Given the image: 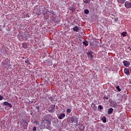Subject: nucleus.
<instances>
[{
    "label": "nucleus",
    "instance_id": "nucleus-4",
    "mask_svg": "<svg viewBox=\"0 0 131 131\" xmlns=\"http://www.w3.org/2000/svg\"><path fill=\"white\" fill-rule=\"evenodd\" d=\"M126 0H117L118 4L120 5L119 7H121V5H123Z\"/></svg>",
    "mask_w": 131,
    "mask_h": 131
},
{
    "label": "nucleus",
    "instance_id": "nucleus-29",
    "mask_svg": "<svg viewBox=\"0 0 131 131\" xmlns=\"http://www.w3.org/2000/svg\"><path fill=\"white\" fill-rule=\"evenodd\" d=\"M49 123H50V124H51V121H48Z\"/></svg>",
    "mask_w": 131,
    "mask_h": 131
},
{
    "label": "nucleus",
    "instance_id": "nucleus-14",
    "mask_svg": "<svg viewBox=\"0 0 131 131\" xmlns=\"http://www.w3.org/2000/svg\"><path fill=\"white\" fill-rule=\"evenodd\" d=\"M126 34H127L126 32H123L121 33V35L123 36V37H125V36H126Z\"/></svg>",
    "mask_w": 131,
    "mask_h": 131
},
{
    "label": "nucleus",
    "instance_id": "nucleus-25",
    "mask_svg": "<svg viewBox=\"0 0 131 131\" xmlns=\"http://www.w3.org/2000/svg\"><path fill=\"white\" fill-rule=\"evenodd\" d=\"M33 131L36 130V127L34 126V127H33Z\"/></svg>",
    "mask_w": 131,
    "mask_h": 131
},
{
    "label": "nucleus",
    "instance_id": "nucleus-30",
    "mask_svg": "<svg viewBox=\"0 0 131 131\" xmlns=\"http://www.w3.org/2000/svg\"><path fill=\"white\" fill-rule=\"evenodd\" d=\"M25 63H28V60L26 61Z\"/></svg>",
    "mask_w": 131,
    "mask_h": 131
},
{
    "label": "nucleus",
    "instance_id": "nucleus-3",
    "mask_svg": "<svg viewBox=\"0 0 131 131\" xmlns=\"http://www.w3.org/2000/svg\"><path fill=\"white\" fill-rule=\"evenodd\" d=\"M124 6L125 7V8H126V9H130L131 3L128 1L125 2Z\"/></svg>",
    "mask_w": 131,
    "mask_h": 131
},
{
    "label": "nucleus",
    "instance_id": "nucleus-19",
    "mask_svg": "<svg viewBox=\"0 0 131 131\" xmlns=\"http://www.w3.org/2000/svg\"><path fill=\"white\" fill-rule=\"evenodd\" d=\"M84 14H88L90 13V11H89V10L88 9H86L84 10Z\"/></svg>",
    "mask_w": 131,
    "mask_h": 131
},
{
    "label": "nucleus",
    "instance_id": "nucleus-24",
    "mask_svg": "<svg viewBox=\"0 0 131 131\" xmlns=\"http://www.w3.org/2000/svg\"><path fill=\"white\" fill-rule=\"evenodd\" d=\"M114 20L116 22H117V21H118V17H115L114 18Z\"/></svg>",
    "mask_w": 131,
    "mask_h": 131
},
{
    "label": "nucleus",
    "instance_id": "nucleus-2",
    "mask_svg": "<svg viewBox=\"0 0 131 131\" xmlns=\"http://www.w3.org/2000/svg\"><path fill=\"white\" fill-rule=\"evenodd\" d=\"M71 121L72 123H76V124H77V123H78V119H77L76 117H74L71 118Z\"/></svg>",
    "mask_w": 131,
    "mask_h": 131
},
{
    "label": "nucleus",
    "instance_id": "nucleus-16",
    "mask_svg": "<svg viewBox=\"0 0 131 131\" xmlns=\"http://www.w3.org/2000/svg\"><path fill=\"white\" fill-rule=\"evenodd\" d=\"M69 10L70 11H71L72 13H73V12L75 11V9H74V8H73V7H70L69 8Z\"/></svg>",
    "mask_w": 131,
    "mask_h": 131
},
{
    "label": "nucleus",
    "instance_id": "nucleus-28",
    "mask_svg": "<svg viewBox=\"0 0 131 131\" xmlns=\"http://www.w3.org/2000/svg\"><path fill=\"white\" fill-rule=\"evenodd\" d=\"M35 123H36V124H39L38 121L35 122Z\"/></svg>",
    "mask_w": 131,
    "mask_h": 131
},
{
    "label": "nucleus",
    "instance_id": "nucleus-7",
    "mask_svg": "<svg viewBox=\"0 0 131 131\" xmlns=\"http://www.w3.org/2000/svg\"><path fill=\"white\" fill-rule=\"evenodd\" d=\"M29 45L28 43H27V42H23L22 43V47L24 49H27L29 47Z\"/></svg>",
    "mask_w": 131,
    "mask_h": 131
},
{
    "label": "nucleus",
    "instance_id": "nucleus-12",
    "mask_svg": "<svg viewBox=\"0 0 131 131\" xmlns=\"http://www.w3.org/2000/svg\"><path fill=\"white\" fill-rule=\"evenodd\" d=\"M124 73L126 74V75H129V70L127 69H125L124 70Z\"/></svg>",
    "mask_w": 131,
    "mask_h": 131
},
{
    "label": "nucleus",
    "instance_id": "nucleus-13",
    "mask_svg": "<svg viewBox=\"0 0 131 131\" xmlns=\"http://www.w3.org/2000/svg\"><path fill=\"white\" fill-rule=\"evenodd\" d=\"M83 45L86 47H88V46H89V42L87 40H85L83 41Z\"/></svg>",
    "mask_w": 131,
    "mask_h": 131
},
{
    "label": "nucleus",
    "instance_id": "nucleus-22",
    "mask_svg": "<svg viewBox=\"0 0 131 131\" xmlns=\"http://www.w3.org/2000/svg\"><path fill=\"white\" fill-rule=\"evenodd\" d=\"M50 14H52V15H55V12L53 10H50Z\"/></svg>",
    "mask_w": 131,
    "mask_h": 131
},
{
    "label": "nucleus",
    "instance_id": "nucleus-10",
    "mask_svg": "<svg viewBox=\"0 0 131 131\" xmlns=\"http://www.w3.org/2000/svg\"><path fill=\"white\" fill-rule=\"evenodd\" d=\"M113 111H114V110H113V108L110 107L108 110V114H112V113H113Z\"/></svg>",
    "mask_w": 131,
    "mask_h": 131
},
{
    "label": "nucleus",
    "instance_id": "nucleus-20",
    "mask_svg": "<svg viewBox=\"0 0 131 131\" xmlns=\"http://www.w3.org/2000/svg\"><path fill=\"white\" fill-rule=\"evenodd\" d=\"M98 109H99V110H102V109H103V106L101 105H98Z\"/></svg>",
    "mask_w": 131,
    "mask_h": 131
},
{
    "label": "nucleus",
    "instance_id": "nucleus-18",
    "mask_svg": "<svg viewBox=\"0 0 131 131\" xmlns=\"http://www.w3.org/2000/svg\"><path fill=\"white\" fill-rule=\"evenodd\" d=\"M116 89H117V91H118V92H121V89H120L119 85L117 86Z\"/></svg>",
    "mask_w": 131,
    "mask_h": 131
},
{
    "label": "nucleus",
    "instance_id": "nucleus-21",
    "mask_svg": "<svg viewBox=\"0 0 131 131\" xmlns=\"http://www.w3.org/2000/svg\"><path fill=\"white\" fill-rule=\"evenodd\" d=\"M71 112V109L68 108V109L67 110V113H70Z\"/></svg>",
    "mask_w": 131,
    "mask_h": 131
},
{
    "label": "nucleus",
    "instance_id": "nucleus-17",
    "mask_svg": "<svg viewBox=\"0 0 131 131\" xmlns=\"http://www.w3.org/2000/svg\"><path fill=\"white\" fill-rule=\"evenodd\" d=\"M84 4H90L91 0H83Z\"/></svg>",
    "mask_w": 131,
    "mask_h": 131
},
{
    "label": "nucleus",
    "instance_id": "nucleus-1",
    "mask_svg": "<svg viewBox=\"0 0 131 131\" xmlns=\"http://www.w3.org/2000/svg\"><path fill=\"white\" fill-rule=\"evenodd\" d=\"M55 105L54 104H51L48 108V111L50 113H54L55 112Z\"/></svg>",
    "mask_w": 131,
    "mask_h": 131
},
{
    "label": "nucleus",
    "instance_id": "nucleus-15",
    "mask_svg": "<svg viewBox=\"0 0 131 131\" xmlns=\"http://www.w3.org/2000/svg\"><path fill=\"white\" fill-rule=\"evenodd\" d=\"M101 120L103 121V123H106V122H107V119H106V117L102 118Z\"/></svg>",
    "mask_w": 131,
    "mask_h": 131
},
{
    "label": "nucleus",
    "instance_id": "nucleus-23",
    "mask_svg": "<svg viewBox=\"0 0 131 131\" xmlns=\"http://www.w3.org/2000/svg\"><path fill=\"white\" fill-rule=\"evenodd\" d=\"M4 99V97H3L2 95H0V101H2Z\"/></svg>",
    "mask_w": 131,
    "mask_h": 131
},
{
    "label": "nucleus",
    "instance_id": "nucleus-11",
    "mask_svg": "<svg viewBox=\"0 0 131 131\" xmlns=\"http://www.w3.org/2000/svg\"><path fill=\"white\" fill-rule=\"evenodd\" d=\"M87 55L89 57V58H91V59H93L94 58V55H92V53L89 52L87 53Z\"/></svg>",
    "mask_w": 131,
    "mask_h": 131
},
{
    "label": "nucleus",
    "instance_id": "nucleus-27",
    "mask_svg": "<svg viewBox=\"0 0 131 131\" xmlns=\"http://www.w3.org/2000/svg\"><path fill=\"white\" fill-rule=\"evenodd\" d=\"M104 99H106V100H108V97H104Z\"/></svg>",
    "mask_w": 131,
    "mask_h": 131
},
{
    "label": "nucleus",
    "instance_id": "nucleus-6",
    "mask_svg": "<svg viewBox=\"0 0 131 131\" xmlns=\"http://www.w3.org/2000/svg\"><path fill=\"white\" fill-rule=\"evenodd\" d=\"M4 105H5V106H8L10 108H12V107H13V105H12L11 103L8 102V101L4 102Z\"/></svg>",
    "mask_w": 131,
    "mask_h": 131
},
{
    "label": "nucleus",
    "instance_id": "nucleus-26",
    "mask_svg": "<svg viewBox=\"0 0 131 131\" xmlns=\"http://www.w3.org/2000/svg\"><path fill=\"white\" fill-rule=\"evenodd\" d=\"M25 125H28V123L25 122Z\"/></svg>",
    "mask_w": 131,
    "mask_h": 131
},
{
    "label": "nucleus",
    "instance_id": "nucleus-32",
    "mask_svg": "<svg viewBox=\"0 0 131 131\" xmlns=\"http://www.w3.org/2000/svg\"><path fill=\"white\" fill-rule=\"evenodd\" d=\"M37 109H38V110L39 109V107L38 106L37 108Z\"/></svg>",
    "mask_w": 131,
    "mask_h": 131
},
{
    "label": "nucleus",
    "instance_id": "nucleus-8",
    "mask_svg": "<svg viewBox=\"0 0 131 131\" xmlns=\"http://www.w3.org/2000/svg\"><path fill=\"white\" fill-rule=\"evenodd\" d=\"M65 117V114H61L58 117V119H63Z\"/></svg>",
    "mask_w": 131,
    "mask_h": 131
},
{
    "label": "nucleus",
    "instance_id": "nucleus-9",
    "mask_svg": "<svg viewBox=\"0 0 131 131\" xmlns=\"http://www.w3.org/2000/svg\"><path fill=\"white\" fill-rule=\"evenodd\" d=\"M73 30H74V31H76V32H78V31H79V28L77 26H76L73 28Z\"/></svg>",
    "mask_w": 131,
    "mask_h": 131
},
{
    "label": "nucleus",
    "instance_id": "nucleus-31",
    "mask_svg": "<svg viewBox=\"0 0 131 131\" xmlns=\"http://www.w3.org/2000/svg\"><path fill=\"white\" fill-rule=\"evenodd\" d=\"M92 105H93V106H95V104L94 103H92Z\"/></svg>",
    "mask_w": 131,
    "mask_h": 131
},
{
    "label": "nucleus",
    "instance_id": "nucleus-5",
    "mask_svg": "<svg viewBox=\"0 0 131 131\" xmlns=\"http://www.w3.org/2000/svg\"><path fill=\"white\" fill-rule=\"evenodd\" d=\"M123 64L125 67H128L130 63H129V61L127 60H124Z\"/></svg>",
    "mask_w": 131,
    "mask_h": 131
}]
</instances>
